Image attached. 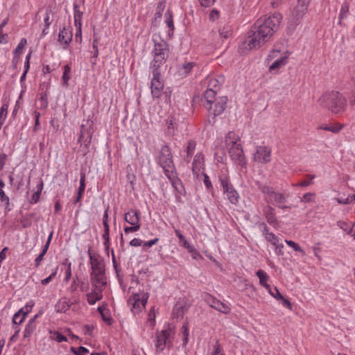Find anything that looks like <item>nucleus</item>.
<instances>
[{
  "mask_svg": "<svg viewBox=\"0 0 355 355\" xmlns=\"http://www.w3.org/2000/svg\"><path fill=\"white\" fill-rule=\"evenodd\" d=\"M282 17L281 14L275 13L271 16L259 19L248 32L243 46L247 51L261 48L268 42L277 31Z\"/></svg>",
  "mask_w": 355,
  "mask_h": 355,
  "instance_id": "1",
  "label": "nucleus"
},
{
  "mask_svg": "<svg viewBox=\"0 0 355 355\" xmlns=\"http://www.w3.org/2000/svg\"><path fill=\"white\" fill-rule=\"evenodd\" d=\"M319 101L320 105L335 114L343 112L346 107L345 98L338 92L331 91L324 94Z\"/></svg>",
  "mask_w": 355,
  "mask_h": 355,
  "instance_id": "2",
  "label": "nucleus"
},
{
  "mask_svg": "<svg viewBox=\"0 0 355 355\" xmlns=\"http://www.w3.org/2000/svg\"><path fill=\"white\" fill-rule=\"evenodd\" d=\"M154 46L151 54L153 57L150 62V69H160L161 67L166 62L169 55V48L168 44L164 41H156L153 40Z\"/></svg>",
  "mask_w": 355,
  "mask_h": 355,
  "instance_id": "3",
  "label": "nucleus"
},
{
  "mask_svg": "<svg viewBox=\"0 0 355 355\" xmlns=\"http://www.w3.org/2000/svg\"><path fill=\"white\" fill-rule=\"evenodd\" d=\"M175 334L174 327L168 324L164 329L157 331L155 335V349L157 352H162L166 347H171Z\"/></svg>",
  "mask_w": 355,
  "mask_h": 355,
  "instance_id": "4",
  "label": "nucleus"
},
{
  "mask_svg": "<svg viewBox=\"0 0 355 355\" xmlns=\"http://www.w3.org/2000/svg\"><path fill=\"white\" fill-rule=\"evenodd\" d=\"M207 89L204 92V100L208 102L207 107L210 108V103L214 100L218 92L220 90L221 86L225 83V77L222 75L210 76L207 79Z\"/></svg>",
  "mask_w": 355,
  "mask_h": 355,
  "instance_id": "5",
  "label": "nucleus"
},
{
  "mask_svg": "<svg viewBox=\"0 0 355 355\" xmlns=\"http://www.w3.org/2000/svg\"><path fill=\"white\" fill-rule=\"evenodd\" d=\"M227 103V98L226 96H220L216 98L214 96V100L210 103V108L207 107V105L208 102L205 100L203 103L204 107L208 110L209 115H212V120H209V123L212 125L215 123V118L217 116L220 115L226 108Z\"/></svg>",
  "mask_w": 355,
  "mask_h": 355,
  "instance_id": "6",
  "label": "nucleus"
},
{
  "mask_svg": "<svg viewBox=\"0 0 355 355\" xmlns=\"http://www.w3.org/2000/svg\"><path fill=\"white\" fill-rule=\"evenodd\" d=\"M308 12V8L297 3L291 11L288 17L287 28L290 32H293L301 24L304 17Z\"/></svg>",
  "mask_w": 355,
  "mask_h": 355,
  "instance_id": "7",
  "label": "nucleus"
},
{
  "mask_svg": "<svg viewBox=\"0 0 355 355\" xmlns=\"http://www.w3.org/2000/svg\"><path fill=\"white\" fill-rule=\"evenodd\" d=\"M219 181L223 194L226 196L229 202L232 205H237L240 197L237 191L230 182V178L225 175H222L219 177Z\"/></svg>",
  "mask_w": 355,
  "mask_h": 355,
  "instance_id": "8",
  "label": "nucleus"
},
{
  "mask_svg": "<svg viewBox=\"0 0 355 355\" xmlns=\"http://www.w3.org/2000/svg\"><path fill=\"white\" fill-rule=\"evenodd\" d=\"M124 220L131 225L130 227H124V232L129 234L131 232H136L141 228L139 223L140 216L139 211L135 209H130L124 214Z\"/></svg>",
  "mask_w": 355,
  "mask_h": 355,
  "instance_id": "9",
  "label": "nucleus"
},
{
  "mask_svg": "<svg viewBox=\"0 0 355 355\" xmlns=\"http://www.w3.org/2000/svg\"><path fill=\"white\" fill-rule=\"evenodd\" d=\"M151 69L153 73V78L150 81L151 94L153 98H158L161 96L164 89V81L160 69Z\"/></svg>",
  "mask_w": 355,
  "mask_h": 355,
  "instance_id": "10",
  "label": "nucleus"
},
{
  "mask_svg": "<svg viewBox=\"0 0 355 355\" xmlns=\"http://www.w3.org/2000/svg\"><path fill=\"white\" fill-rule=\"evenodd\" d=\"M156 162L162 168L173 166V155L171 148L168 145L165 144L162 146L156 157Z\"/></svg>",
  "mask_w": 355,
  "mask_h": 355,
  "instance_id": "11",
  "label": "nucleus"
},
{
  "mask_svg": "<svg viewBox=\"0 0 355 355\" xmlns=\"http://www.w3.org/2000/svg\"><path fill=\"white\" fill-rule=\"evenodd\" d=\"M254 162L268 164L271 161V150L266 146H259L253 155Z\"/></svg>",
  "mask_w": 355,
  "mask_h": 355,
  "instance_id": "12",
  "label": "nucleus"
},
{
  "mask_svg": "<svg viewBox=\"0 0 355 355\" xmlns=\"http://www.w3.org/2000/svg\"><path fill=\"white\" fill-rule=\"evenodd\" d=\"M83 12L80 10L77 3L73 4V18L76 27L75 41L80 42L82 40V19Z\"/></svg>",
  "mask_w": 355,
  "mask_h": 355,
  "instance_id": "13",
  "label": "nucleus"
},
{
  "mask_svg": "<svg viewBox=\"0 0 355 355\" xmlns=\"http://www.w3.org/2000/svg\"><path fill=\"white\" fill-rule=\"evenodd\" d=\"M230 157L233 162L239 166H245L246 164V159L242 146L239 147L232 148L228 151Z\"/></svg>",
  "mask_w": 355,
  "mask_h": 355,
  "instance_id": "14",
  "label": "nucleus"
},
{
  "mask_svg": "<svg viewBox=\"0 0 355 355\" xmlns=\"http://www.w3.org/2000/svg\"><path fill=\"white\" fill-rule=\"evenodd\" d=\"M257 226L266 241L270 243L273 246L280 241V239L274 233L269 232V228L265 222H258Z\"/></svg>",
  "mask_w": 355,
  "mask_h": 355,
  "instance_id": "15",
  "label": "nucleus"
},
{
  "mask_svg": "<svg viewBox=\"0 0 355 355\" xmlns=\"http://www.w3.org/2000/svg\"><path fill=\"white\" fill-rule=\"evenodd\" d=\"M87 253L89 257V263L91 265L92 271H95L105 268L104 259L101 255L98 254H93L92 252L91 248H89Z\"/></svg>",
  "mask_w": 355,
  "mask_h": 355,
  "instance_id": "16",
  "label": "nucleus"
},
{
  "mask_svg": "<svg viewBox=\"0 0 355 355\" xmlns=\"http://www.w3.org/2000/svg\"><path fill=\"white\" fill-rule=\"evenodd\" d=\"M225 144L226 149L229 151L232 148L241 146L240 137L233 131H229L225 136Z\"/></svg>",
  "mask_w": 355,
  "mask_h": 355,
  "instance_id": "17",
  "label": "nucleus"
},
{
  "mask_svg": "<svg viewBox=\"0 0 355 355\" xmlns=\"http://www.w3.org/2000/svg\"><path fill=\"white\" fill-rule=\"evenodd\" d=\"M33 305H30L27 304L24 307L19 309L17 313H15L12 317V327H15V325H19L21 324L25 320L27 314L31 311Z\"/></svg>",
  "mask_w": 355,
  "mask_h": 355,
  "instance_id": "18",
  "label": "nucleus"
},
{
  "mask_svg": "<svg viewBox=\"0 0 355 355\" xmlns=\"http://www.w3.org/2000/svg\"><path fill=\"white\" fill-rule=\"evenodd\" d=\"M195 68H198L197 64L193 62H184L177 67V74L181 78L187 77Z\"/></svg>",
  "mask_w": 355,
  "mask_h": 355,
  "instance_id": "19",
  "label": "nucleus"
},
{
  "mask_svg": "<svg viewBox=\"0 0 355 355\" xmlns=\"http://www.w3.org/2000/svg\"><path fill=\"white\" fill-rule=\"evenodd\" d=\"M205 166L204 155L202 153H198L192 163V173L196 178H198L199 173Z\"/></svg>",
  "mask_w": 355,
  "mask_h": 355,
  "instance_id": "20",
  "label": "nucleus"
},
{
  "mask_svg": "<svg viewBox=\"0 0 355 355\" xmlns=\"http://www.w3.org/2000/svg\"><path fill=\"white\" fill-rule=\"evenodd\" d=\"M165 175L167 178L171 181L173 187L177 189V185L180 184V180L178 178L177 173L175 171V168L174 163L172 166H168L166 168H162Z\"/></svg>",
  "mask_w": 355,
  "mask_h": 355,
  "instance_id": "21",
  "label": "nucleus"
},
{
  "mask_svg": "<svg viewBox=\"0 0 355 355\" xmlns=\"http://www.w3.org/2000/svg\"><path fill=\"white\" fill-rule=\"evenodd\" d=\"M72 40V33L69 29L63 28L60 31L58 35V41L66 49Z\"/></svg>",
  "mask_w": 355,
  "mask_h": 355,
  "instance_id": "22",
  "label": "nucleus"
},
{
  "mask_svg": "<svg viewBox=\"0 0 355 355\" xmlns=\"http://www.w3.org/2000/svg\"><path fill=\"white\" fill-rule=\"evenodd\" d=\"M90 281L92 286L99 290H104L107 285L106 275H90Z\"/></svg>",
  "mask_w": 355,
  "mask_h": 355,
  "instance_id": "23",
  "label": "nucleus"
},
{
  "mask_svg": "<svg viewBox=\"0 0 355 355\" xmlns=\"http://www.w3.org/2000/svg\"><path fill=\"white\" fill-rule=\"evenodd\" d=\"M263 215L267 222L276 228L278 220L275 216L274 208L271 206H268L267 208L263 210Z\"/></svg>",
  "mask_w": 355,
  "mask_h": 355,
  "instance_id": "24",
  "label": "nucleus"
},
{
  "mask_svg": "<svg viewBox=\"0 0 355 355\" xmlns=\"http://www.w3.org/2000/svg\"><path fill=\"white\" fill-rule=\"evenodd\" d=\"M166 135L169 137H172L175 134L178 130V123L173 116H168L166 120Z\"/></svg>",
  "mask_w": 355,
  "mask_h": 355,
  "instance_id": "25",
  "label": "nucleus"
},
{
  "mask_svg": "<svg viewBox=\"0 0 355 355\" xmlns=\"http://www.w3.org/2000/svg\"><path fill=\"white\" fill-rule=\"evenodd\" d=\"M103 290H99L96 288L92 290V291L87 294V300L90 305L94 304L97 301L101 300L103 298Z\"/></svg>",
  "mask_w": 355,
  "mask_h": 355,
  "instance_id": "26",
  "label": "nucleus"
},
{
  "mask_svg": "<svg viewBox=\"0 0 355 355\" xmlns=\"http://www.w3.org/2000/svg\"><path fill=\"white\" fill-rule=\"evenodd\" d=\"M139 294L135 293L128 300V304L132 305L131 311L135 313H138L144 309L141 307L139 301Z\"/></svg>",
  "mask_w": 355,
  "mask_h": 355,
  "instance_id": "27",
  "label": "nucleus"
},
{
  "mask_svg": "<svg viewBox=\"0 0 355 355\" xmlns=\"http://www.w3.org/2000/svg\"><path fill=\"white\" fill-rule=\"evenodd\" d=\"M256 185L259 190L265 195V200H267L268 198H272L275 191L274 189L268 185L263 184L259 182H256Z\"/></svg>",
  "mask_w": 355,
  "mask_h": 355,
  "instance_id": "28",
  "label": "nucleus"
},
{
  "mask_svg": "<svg viewBox=\"0 0 355 355\" xmlns=\"http://www.w3.org/2000/svg\"><path fill=\"white\" fill-rule=\"evenodd\" d=\"M212 308L224 314H228L231 311V309L227 304H225L218 299L215 302Z\"/></svg>",
  "mask_w": 355,
  "mask_h": 355,
  "instance_id": "29",
  "label": "nucleus"
},
{
  "mask_svg": "<svg viewBox=\"0 0 355 355\" xmlns=\"http://www.w3.org/2000/svg\"><path fill=\"white\" fill-rule=\"evenodd\" d=\"M165 23L169 28V32L168 33V36H172L173 35V31L175 29L173 19V13L171 10H168L165 13Z\"/></svg>",
  "mask_w": 355,
  "mask_h": 355,
  "instance_id": "30",
  "label": "nucleus"
},
{
  "mask_svg": "<svg viewBox=\"0 0 355 355\" xmlns=\"http://www.w3.org/2000/svg\"><path fill=\"white\" fill-rule=\"evenodd\" d=\"M38 315H35L33 318H31L28 323L26 324V328L24 331V337L28 338L29 337L31 334L33 332L36 327L35 320L37 318Z\"/></svg>",
  "mask_w": 355,
  "mask_h": 355,
  "instance_id": "31",
  "label": "nucleus"
},
{
  "mask_svg": "<svg viewBox=\"0 0 355 355\" xmlns=\"http://www.w3.org/2000/svg\"><path fill=\"white\" fill-rule=\"evenodd\" d=\"M256 275L259 279L260 284L266 289L269 288L270 286L267 284V282L269 279V275L263 270H257Z\"/></svg>",
  "mask_w": 355,
  "mask_h": 355,
  "instance_id": "32",
  "label": "nucleus"
},
{
  "mask_svg": "<svg viewBox=\"0 0 355 355\" xmlns=\"http://www.w3.org/2000/svg\"><path fill=\"white\" fill-rule=\"evenodd\" d=\"M196 146V142L193 140H190L188 141L187 146V156L184 157V161L187 163L190 162L191 157L195 151Z\"/></svg>",
  "mask_w": 355,
  "mask_h": 355,
  "instance_id": "33",
  "label": "nucleus"
},
{
  "mask_svg": "<svg viewBox=\"0 0 355 355\" xmlns=\"http://www.w3.org/2000/svg\"><path fill=\"white\" fill-rule=\"evenodd\" d=\"M42 189H43V182H42V181H41L37 185L36 191H35L33 193L31 198L28 200V201L31 204H35L39 201Z\"/></svg>",
  "mask_w": 355,
  "mask_h": 355,
  "instance_id": "34",
  "label": "nucleus"
},
{
  "mask_svg": "<svg viewBox=\"0 0 355 355\" xmlns=\"http://www.w3.org/2000/svg\"><path fill=\"white\" fill-rule=\"evenodd\" d=\"M287 56H282L279 59H277L269 67L270 71L277 70L282 67L284 66L287 63Z\"/></svg>",
  "mask_w": 355,
  "mask_h": 355,
  "instance_id": "35",
  "label": "nucleus"
},
{
  "mask_svg": "<svg viewBox=\"0 0 355 355\" xmlns=\"http://www.w3.org/2000/svg\"><path fill=\"white\" fill-rule=\"evenodd\" d=\"M5 184L3 181L0 179V200L1 202H4L6 204V209H8V211H10V209L9 208L10 205V199L8 196L6 195L4 191L3 190V188L4 187Z\"/></svg>",
  "mask_w": 355,
  "mask_h": 355,
  "instance_id": "36",
  "label": "nucleus"
},
{
  "mask_svg": "<svg viewBox=\"0 0 355 355\" xmlns=\"http://www.w3.org/2000/svg\"><path fill=\"white\" fill-rule=\"evenodd\" d=\"M337 225L342 229L347 234L350 235L353 233L354 230V224L352 225H349L347 223L342 220H339L337 222Z\"/></svg>",
  "mask_w": 355,
  "mask_h": 355,
  "instance_id": "37",
  "label": "nucleus"
},
{
  "mask_svg": "<svg viewBox=\"0 0 355 355\" xmlns=\"http://www.w3.org/2000/svg\"><path fill=\"white\" fill-rule=\"evenodd\" d=\"M180 334L182 336V346L185 347L188 343V337L189 335V329L188 327V324L187 322H184L180 329Z\"/></svg>",
  "mask_w": 355,
  "mask_h": 355,
  "instance_id": "38",
  "label": "nucleus"
},
{
  "mask_svg": "<svg viewBox=\"0 0 355 355\" xmlns=\"http://www.w3.org/2000/svg\"><path fill=\"white\" fill-rule=\"evenodd\" d=\"M62 265L66 266L64 281L68 282L71 277V263L68 259H66L63 261Z\"/></svg>",
  "mask_w": 355,
  "mask_h": 355,
  "instance_id": "39",
  "label": "nucleus"
},
{
  "mask_svg": "<svg viewBox=\"0 0 355 355\" xmlns=\"http://www.w3.org/2000/svg\"><path fill=\"white\" fill-rule=\"evenodd\" d=\"M175 235L179 239L180 244L183 246L184 248H187L191 244L187 241L184 236L181 233L180 230L178 229H175L174 230Z\"/></svg>",
  "mask_w": 355,
  "mask_h": 355,
  "instance_id": "40",
  "label": "nucleus"
},
{
  "mask_svg": "<svg viewBox=\"0 0 355 355\" xmlns=\"http://www.w3.org/2000/svg\"><path fill=\"white\" fill-rule=\"evenodd\" d=\"M349 3L347 1H345L340 8V12L338 15L339 19H345L347 17L349 14Z\"/></svg>",
  "mask_w": 355,
  "mask_h": 355,
  "instance_id": "41",
  "label": "nucleus"
},
{
  "mask_svg": "<svg viewBox=\"0 0 355 355\" xmlns=\"http://www.w3.org/2000/svg\"><path fill=\"white\" fill-rule=\"evenodd\" d=\"M343 126V125L337 123L335 125H326L324 126H321L320 128L326 131H330L334 133H338L341 130Z\"/></svg>",
  "mask_w": 355,
  "mask_h": 355,
  "instance_id": "42",
  "label": "nucleus"
},
{
  "mask_svg": "<svg viewBox=\"0 0 355 355\" xmlns=\"http://www.w3.org/2000/svg\"><path fill=\"white\" fill-rule=\"evenodd\" d=\"M270 200H273L276 204H277V206L286 202L285 196L282 193H278L276 191Z\"/></svg>",
  "mask_w": 355,
  "mask_h": 355,
  "instance_id": "43",
  "label": "nucleus"
},
{
  "mask_svg": "<svg viewBox=\"0 0 355 355\" xmlns=\"http://www.w3.org/2000/svg\"><path fill=\"white\" fill-rule=\"evenodd\" d=\"M166 5V1L165 0H161L158 2L157 7H156V12L155 14V19L157 18H161L162 16V12L165 8Z\"/></svg>",
  "mask_w": 355,
  "mask_h": 355,
  "instance_id": "44",
  "label": "nucleus"
},
{
  "mask_svg": "<svg viewBox=\"0 0 355 355\" xmlns=\"http://www.w3.org/2000/svg\"><path fill=\"white\" fill-rule=\"evenodd\" d=\"M335 200L340 205H347L355 201V195H349L347 198H336Z\"/></svg>",
  "mask_w": 355,
  "mask_h": 355,
  "instance_id": "45",
  "label": "nucleus"
},
{
  "mask_svg": "<svg viewBox=\"0 0 355 355\" xmlns=\"http://www.w3.org/2000/svg\"><path fill=\"white\" fill-rule=\"evenodd\" d=\"M315 200V193L308 192L303 195L300 201L302 202L308 203V202H314Z\"/></svg>",
  "mask_w": 355,
  "mask_h": 355,
  "instance_id": "46",
  "label": "nucleus"
},
{
  "mask_svg": "<svg viewBox=\"0 0 355 355\" xmlns=\"http://www.w3.org/2000/svg\"><path fill=\"white\" fill-rule=\"evenodd\" d=\"M71 68L69 67V65H65L64 67V72L62 74V80L64 85H68V81L71 78Z\"/></svg>",
  "mask_w": 355,
  "mask_h": 355,
  "instance_id": "47",
  "label": "nucleus"
},
{
  "mask_svg": "<svg viewBox=\"0 0 355 355\" xmlns=\"http://www.w3.org/2000/svg\"><path fill=\"white\" fill-rule=\"evenodd\" d=\"M211 355H225L223 349L220 344L218 340H217L213 346V351Z\"/></svg>",
  "mask_w": 355,
  "mask_h": 355,
  "instance_id": "48",
  "label": "nucleus"
},
{
  "mask_svg": "<svg viewBox=\"0 0 355 355\" xmlns=\"http://www.w3.org/2000/svg\"><path fill=\"white\" fill-rule=\"evenodd\" d=\"M51 334V338L53 340H56L58 343H61L64 341H67V338L66 336H63L59 332H53L50 331Z\"/></svg>",
  "mask_w": 355,
  "mask_h": 355,
  "instance_id": "49",
  "label": "nucleus"
},
{
  "mask_svg": "<svg viewBox=\"0 0 355 355\" xmlns=\"http://www.w3.org/2000/svg\"><path fill=\"white\" fill-rule=\"evenodd\" d=\"M269 294L277 300L283 299V295L279 293V290L276 286L272 288L270 286L269 288H266Z\"/></svg>",
  "mask_w": 355,
  "mask_h": 355,
  "instance_id": "50",
  "label": "nucleus"
},
{
  "mask_svg": "<svg viewBox=\"0 0 355 355\" xmlns=\"http://www.w3.org/2000/svg\"><path fill=\"white\" fill-rule=\"evenodd\" d=\"M285 243L291 248H292L295 251L300 252L302 255L305 254L304 251L302 248L295 242L291 240H285Z\"/></svg>",
  "mask_w": 355,
  "mask_h": 355,
  "instance_id": "51",
  "label": "nucleus"
},
{
  "mask_svg": "<svg viewBox=\"0 0 355 355\" xmlns=\"http://www.w3.org/2000/svg\"><path fill=\"white\" fill-rule=\"evenodd\" d=\"M187 250L191 254V257L194 259H202V256L199 251L196 250L192 245L189 246Z\"/></svg>",
  "mask_w": 355,
  "mask_h": 355,
  "instance_id": "52",
  "label": "nucleus"
},
{
  "mask_svg": "<svg viewBox=\"0 0 355 355\" xmlns=\"http://www.w3.org/2000/svg\"><path fill=\"white\" fill-rule=\"evenodd\" d=\"M112 264H113V267L115 270V272L116 274V277L118 278V280L121 282L122 281V278L120 276V274H119V268H118V263L116 262V257H115V255H114V250H112Z\"/></svg>",
  "mask_w": 355,
  "mask_h": 355,
  "instance_id": "53",
  "label": "nucleus"
},
{
  "mask_svg": "<svg viewBox=\"0 0 355 355\" xmlns=\"http://www.w3.org/2000/svg\"><path fill=\"white\" fill-rule=\"evenodd\" d=\"M85 189V174L80 173V185L78 189V193L83 195Z\"/></svg>",
  "mask_w": 355,
  "mask_h": 355,
  "instance_id": "54",
  "label": "nucleus"
},
{
  "mask_svg": "<svg viewBox=\"0 0 355 355\" xmlns=\"http://www.w3.org/2000/svg\"><path fill=\"white\" fill-rule=\"evenodd\" d=\"M173 314L178 318L182 317L184 315L183 306L176 304L173 308Z\"/></svg>",
  "mask_w": 355,
  "mask_h": 355,
  "instance_id": "55",
  "label": "nucleus"
},
{
  "mask_svg": "<svg viewBox=\"0 0 355 355\" xmlns=\"http://www.w3.org/2000/svg\"><path fill=\"white\" fill-rule=\"evenodd\" d=\"M104 242L103 245L105 246V250L107 252H109V248H110V231H105L104 230V233L102 236Z\"/></svg>",
  "mask_w": 355,
  "mask_h": 355,
  "instance_id": "56",
  "label": "nucleus"
},
{
  "mask_svg": "<svg viewBox=\"0 0 355 355\" xmlns=\"http://www.w3.org/2000/svg\"><path fill=\"white\" fill-rule=\"evenodd\" d=\"M204 300L205 302L212 308L217 299L213 295L207 293L204 297Z\"/></svg>",
  "mask_w": 355,
  "mask_h": 355,
  "instance_id": "57",
  "label": "nucleus"
},
{
  "mask_svg": "<svg viewBox=\"0 0 355 355\" xmlns=\"http://www.w3.org/2000/svg\"><path fill=\"white\" fill-rule=\"evenodd\" d=\"M71 350L76 355H86L89 352V350L84 347H73Z\"/></svg>",
  "mask_w": 355,
  "mask_h": 355,
  "instance_id": "58",
  "label": "nucleus"
},
{
  "mask_svg": "<svg viewBox=\"0 0 355 355\" xmlns=\"http://www.w3.org/2000/svg\"><path fill=\"white\" fill-rule=\"evenodd\" d=\"M148 299V294L147 293H142L139 294V301L142 308H145Z\"/></svg>",
  "mask_w": 355,
  "mask_h": 355,
  "instance_id": "59",
  "label": "nucleus"
},
{
  "mask_svg": "<svg viewBox=\"0 0 355 355\" xmlns=\"http://www.w3.org/2000/svg\"><path fill=\"white\" fill-rule=\"evenodd\" d=\"M8 105L3 104L0 109V121L4 122L7 116Z\"/></svg>",
  "mask_w": 355,
  "mask_h": 355,
  "instance_id": "60",
  "label": "nucleus"
},
{
  "mask_svg": "<svg viewBox=\"0 0 355 355\" xmlns=\"http://www.w3.org/2000/svg\"><path fill=\"white\" fill-rule=\"evenodd\" d=\"M274 247L275 248V253L277 255H283L284 254V252H283L284 244L281 241H278L274 245Z\"/></svg>",
  "mask_w": 355,
  "mask_h": 355,
  "instance_id": "61",
  "label": "nucleus"
},
{
  "mask_svg": "<svg viewBox=\"0 0 355 355\" xmlns=\"http://www.w3.org/2000/svg\"><path fill=\"white\" fill-rule=\"evenodd\" d=\"M40 114L39 112H35V125L33 127V130L35 132L37 131L39 129H40Z\"/></svg>",
  "mask_w": 355,
  "mask_h": 355,
  "instance_id": "62",
  "label": "nucleus"
},
{
  "mask_svg": "<svg viewBox=\"0 0 355 355\" xmlns=\"http://www.w3.org/2000/svg\"><path fill=\"white\" fill-rule=\"evenodd\" d=\"M202 7L208 8L214 5L216 0H198Z\"/></svg>",
  "mask_w": 355,
  "mask_h": 355,
  "instance_id": "63",
  "label": "nucleus"
},
{
  "mask_svg": "<svg viewBox=\"0 0 355 355\" xmlns=\"http://www.w3.org/2000/svg\"><path fill=\"white\" fill-rule=\"evenodd\" d=\"M202 175L204 177L203 182H204L205 187L207 189H212V184H211V182L209 179V177L206 173H202Z\"/></svg>",
  "mask_w": 355,
  "mask_h": 355,
  "instance_id": "64",
  "label": "nucleus"
}]
</instances>
